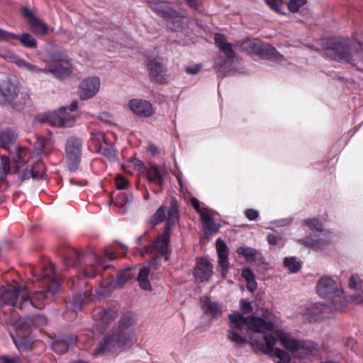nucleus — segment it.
I'll return each mask as SVG.
<instances>
[{
	"instance_id": "nucleus-42",
	"label": "nucleus",
	"mask_w": 363,
	"mask_h": 363,
	"mask_svg": "<svg viewBox=\"0 0 363 363\" xmlns=\"http://www.w3.org/2000/svg\"><path fill=\"white\" fill-rule=\"evenodd\" d=\"M27 71L30 72L32 73H36V74H40V73L47 74V73H48V67L41 69V68L38 67L36 65L30 63Z\"/></svg>"
},
{
	"instance_id": "nucleus-35",
	"label": "nucleus",
	"mask_w": 363,
	"mask_h": 363,
	"mask_svg": "<svg viewBox=\"0 0 363 363\" xmlns=\"http://www.w3.org/2000/svg\"><path fill=\"white\" fill-rule=\"evenodd\" d=\"M304 224L311 230L321 231L323 230L322 223L315 218L307 219L304 220Z\"/></svg>"
},
{
	"instance_id": "nucleus-10",
	"label": "nucleus",
	"mask_w": 363,
	"mask_h": 363,
	"mask_svg": "<svg viewBox=\"0 0 363 363\" xmlns=\"http://www.w3.org/2000/svg\"><path fill=\"white\" fill-rule=\"evenodd\" d=\"M316 291L319 296L323 298L339 296L342 291L337 289L336 283L330 278H321L317 285Z\"/></svg>"
},
{
	"instance_id": "nucleus-4",
	"label": "nucleus",
	"mask_w": 363,
	"mask_h": 363,
	"mask_svg": "<svg viewBox=\"0 0 363 363\" xmlns=\"http://www.w3.org/2000/svg\"><path fill=\"white\" fill-rule=\"evenodd\" d=\"M325 54L334 60H342L349 63L355 61L354 57L359 55L357 53L352 55L349 48L339 40H335L326 47Z\"/></svg>"
},
{
	"instance_id": "nucleus-37",
	"label": "nucleus",
	"mask_w": 363,
	"mask_h": 363,
	"mask_svg": "<svg viewBox=\"0 0 363 363\" xmlns=\"http://www.w3.org/2000/svg\"><path fill=\"white\" fill-rule=\"evenodd\" d=\"M116 313L113 310L104 311L101 314V320L105 324L109 323L116 318Z\"/></svg>"
},
{
	"instance_id": "nucleus-39",
	"label": "nucleus",
	"mask_w": 363,
	"mask_h": 363,
	"mask_svg": "<svg viewBox=\"0 0 363 363\" xmlns=\"http://www.w3.org/2000/svg\"><path fill=\"white\" fill-rule=\"evenodd\" d=\"M306 3V0H291L289 4V9L291 12H296Z\"/></svg>"
},
{
	"instance_id": "nucleus-7",
	"label": "nucleus",
	"mask_w": 363,
	"mask_h": 363,
	"mask_svg": "<svg viewBox=\"0 0 363 363\" xmlns=\"http://www.w3.org/2000/svg\"><path fill=\"white\" fill-rule=\"evenodd\" d=\"M2 298L4 301L11 305H16L20 299L24 304H30L29 292L26 286H20L18 284L8 289L4 294Z\"/></svg>"
},
{
	"instance_id": "nucleus-61",
	"label": "nucleus",
	"mask_w": 363,
	"mask_h": 363,
	"mask_svg": "<svg viewBox=\"0 0 363 363\" xmlns=\"http://www.w3.org/2000/svg\"><path fill=\"white\" fill-rule=\"evenodd\" d=\"M140 241H141V238L140 237L138 238L137 242H138V245H140Z\"/></svg>"
},
{
	"instance_id": "nucleus-3",
	"label": "nucleus",
	"mask_w": 363,
	"mask_h": 363,
	"mask_svg": "<svg viewBox=\"0 0 363 363\" xmlns=\"http://www.w3.org/2000/svg\"><path fill=\"white\" fill-rule=\"evenodd\" d=\"M178 214V209H177L175 207H173L171 210H169L168 224L165 228L164 232L157 237V239L155 241L154 245H150L145 248V254H151L155 256V257H154L152 258L150 262L151 265L155 268H157L158 266L157 253H160L161 255H166L168 252V244L171 235V228L177 223L179 220Z\"/></svg>"
},
{
	"instance_id": "nucleus-5",
	"label": "nucleus",
	"mask_w": 363,
	"mask_h": 363,
	"mask_svg": "<svg viewBox=\"0 0 363 363\" xmlns=\"http://www.w3.org/2000/svg\"><path fill=\"white\" fill-rule=\"evenodd\" d=\"M91 140L99 152L109 160L116 157V150L110 143L108 135L98 130L93 131L91 133Z\"/></svg>"
},
{
	"instance_id": "nucleus-50",
	"label": "nucleus",
	"mask_w": 363,
	"mask_h": 363,
	"mask_svg": "<svg viewBox=\"0 0 363 363\" xmlns=\"http://www.w3.org/2000/svg\"><path fill=\"white\" fill-rule=\"evenodd\" d=\"M267 240L270 245H276L280 242L281 238L274 234H269Z\"/></svg>"
},
{
	"instance_id": "nucleus-38",
	"label": "nucleus",
	"mask_w": 363,
	"mask_h": 363,
	"mask_svg": "<svg viewBox=\"0 0 363 363\" xmlns=\"http://www.w3.org/2000/svg\"><path fill=\"white\" fill-rule=\"evenodd\" d=\"M133 277V274L130 269H127L121 272L118 277V281L119 284H123L125 281H128Z\"/></svg>"
},
{
	"instance_id": "nucleus-22",
	"label": "nucleus",
	"mask_w": 363,
	"mask_h": 363,
	"mask_svg": "<svg viewBox=\"0 0 363 363\" xmlns=\"http://www.w3.org/2000/svg\"><path fill=\"white\" fill-rule=\"evenodd\" d=\"M65 107H62L57 111L48 113L45 115V121L52 126L60 127L65 124L62 119V114L65 113Z\"/></svg>"
},
{
	"instance_id": "nucleus-6",
	"label": "nucleus",
	"mask_w": 363,
	"mask_h": 363,
	"mask_svg": "<svg viewBox=\"0 0 363 363\" xmlns=\"http://www.w3.org/2000/svg\"><path fill=\"white\" fill-rule=\"evenodd\" d=\"M82 143L78 138H69L65 145V154L70 170H75L80 161Z\"/></svg>"
},
{
	"instance_id": "nucleus-23",
	"label": "nucleus",
	"mask_w": 363,
	"mask_h": 363,
	"mask_svg": "<svg viewBox=\"0 0 363 363\" xmlns=\"http://www.w3.org/2000/svg\"><path fill=\"white\" fill-rule=\"evenodd\" d=\"M202 308L205 313L211 317H218L222 314L220 306L216 303L211 301L208 298L202 301Z\"/></svg>"
},
{
	"instance_id": "nucleus-17",
	"label": "nucleus",
	"mask_w": 363,
	"mask_h": 363,
	"mask_svg": "<svg viewBox=\"0 0 363 363\" xmlns=\"http://www.w3.org/2000/svg\"><path fill=\"white\" fill-rule=\"evenodd\" d=\"M212 274V266L206 259L198 261L194 272L195 278L198 281L202 282L208 279Z\"/></svg>"
},
{
	"instance_id": "nucleus-40",
	"label": "nucleus",
	"mask_w": 363,
	"mask_h": 363,
	"mask_svg": "<svg viewBox=\"0 0 363 363\" xmlns=\"http://www.w3.org/2000/svg\"><path fill=\"white\" fill-rule=\"evenodd\" d=\"M240 307L243 313L247 314L252 311V306L250 301L246 299H241L240 301Z\"/></svg>"
},
{
	"instance_id": "nucleus-9",
	"label": "nucleus",
	"mask_w": 363,
	"mask_h": 363,
	"mask_svg": "<svg viewBox=\"0 0 363 363\" xmlns=\"http://www.w3.org/2000/svg\"><path fill=\"white\" fill-rule=\"evenodd\" d=\"M328 308L322 303H315L308 307L303 313V318L308 322H319L330 318Z\"/></svg>"
},
{
	"instance_id": "nucleus-57",
	"label": "nucleus",
	"mask_w": 363,
	"mask_h": 363,
	"mask_svg": "<svg viewBox=\"0 0 363 363\" xmlns=\"http://www.w3.org/2000/svg\"><path fill=\"white\" fill-rule=\"evenodd\" d=\"M356 341L353 338H350L347 340L346 345L347 347H353V346L355 345Z\"/></svg>"
},
{
	"instance_id": "nucleus-28",
	"label": "nucleus",
	"mask_w": 363,
	"mask_h": 363,
	"mask_svg": "<svg viewBox=\"0 0 363 363\" xmlns=\"http://www.w3.org/2000/svg\"><path fill=\"white\" fill-rule=\"evenodd\" d=\"M16 137L13 132L11 130H4L0 133V144L4 148H7L11 144Z\"/></svg>"
},
{
	"instance_id": "nucleus-62",
	"label": "nucleus",
	"mask_w": 363,
	"mask_h": 363,
	"mask_svg": "<svg viewBox=\"0 0 363 363\" xmlns=\"http://www.w3.org/2000/svg\"><path fill=\"white\" fill-rule=\"evenodd\" d=\"M312 245H313V247H320V245H318V244H316V243H313Z\"/></svg>"
},
{
	"instance_id": "nucleus-45",
	"label": "nucleus",
	"mask_w": 363,
	"mask_h": 363,
	"mask_svg": "<svg viewBox=\"0 0 363 363\" xmlns=\"http://www.w3.org/2000/svg\"><path fill=\"white\" fill-rule=\"evenodd\" d=\"M17 35L13 33H8L0 29V40H9L10 39H16Z\"/></svg>"
},
{
	"instance_id": "nucleus-48",
	"label": "nucleus",
	"mask_w": 363,
	"mask_h": 363,
	"mask_svg": "<svg viewBox=\"0 0 363 363\" xmlns=\"http://www.w3.org/2000/svg\"><path fill=\"white\" fill-rule=\"evenodd\" d=\"M242 276L247 281L255 279L254 274L249 269H243L242 272Z\"/></svg>"
},
{
	"instance_id": "nucleus-27",
	"label": "nucleus",
	"mask_w": 363,
	"mask_h": 363,
	"mask_svg": "<svg viewBox=\"0 0 363 363\" xmlns=\"http://www.w3.org/2000/svg\"><path fill=\"white\" fill-rule=\"evenodd\" d=\"M55 266L52 264H50L45 268L43 274L44 277H50L51 279L54 281L52 286H50L48 289V292L50 293L52 295H54L57 292L60 286L59 283L55 281Z\"/></svg>"
},
{
	"instance_id": "nucleus-56",
	"label": "nucleus",
	"mask_w": 363,
	"mask_h": 363,
	"mask_svg": "<svg viewBox=\"0 0 363 363\" xmlns=\"http://www.w3.org/2000/svg\"><path fill=\"white\" fill-rule=\"evenodd\" d=\"M191 205L192 206L199 212V210H201L203 208H201L200 207V203H199V201L196 199H191Z\"/></svg>"
},
{
	"instance_id": "nucleus-24",
	"label": "nucleus",
	"mask_w": 363,
	"mask_h": 363,
	"mask_svg": "<svg viewBox=\"0 0 363 363\" xmlns=\"http://www.w3.org/2000/svg\"><path fill=\"white\" fill-rule=\"evenodd\" d=\"M45 173L44 164L41 162H38L36 164L29 169H26L22 175L23 179L29 178L39 179L42 178Z\"/></svg>"
},
{
	"instance_id": "nucleus-44",
	"label": "nucleus",
	"mask_w": 363,
	"mask_h": 363,
	"mask_svg": "<svg viewBox=\"0 0 363 363\" xmlns=\"http://www.w3.org/2000/svg\"><path fill=\"white\" fill-rule=\"evenodd\" d=\"M116 185L118 189H123L126 188L128 182L122 176L118 175L116 177Z\"/></svg>"
},
{
	"instance_id": "nucleus-29",
	"label": "nucleus",
	"mask_w": 363,
	"mask_h": 363,
	"mask_svg": "<svg viewBox=\"0 0 363 363\" xmlns=\"http://www.w3.org/2000/svg\"><path fill=\"white\" fill-rule=\"evenodd\" d=\"M284 264L291 273L298 272L301 267V262L294 257L285 258Z\"/></svg>"
},
{
	"instance_id": "nucleus-34",
	"label": "nucleus",
	"mask_w": 363,
	"mask_h": 363,
	"mask_svg": "<svg viewBox=\"0 0 363 363\" xmlns=\"http://www.w3.org/2000/svg\"><path fill=\"white\" fill-rule=\"evenodd\" d=\"M267 4L275 12L281 13L284 0H265Z\"/></svg>"
},
{
	"instance_id": "nucleus-8",
	"label": "nucleus",
	"mask_w": 363,
	"mask_h": 363,
	"mask_svg": "<svg viewBox=\"0 0 363 363\" xmlns=\"http://www.w3.org/2000/svg\"><path fill=\"white\" fill-rule=\"evenodd\" d=\"M100 80L96 77L84 79L79 86L78 94L81 99L86 100L94 96L100 90Z\"/></svg>"
},
{
	"instance_id": "nucleus-53",
	"label": "nucleus",
	"mask_w": 363,
	"mask_h": 363,
	"mask_svg": "<svg viewBox=\"0 0 363 363\" xmlns=\"http://www.w3.org/2000/svg\"><path fill=\"white\" fill-rule=\"evenodd\" d=\"M201 69V66L199 65H196L194 67H189L186 68V72L189 74H196Z\"/></svg>"
},
{
	"instance_id": "nucleus-49",
	"label": "nucleus",
	"mask_w": 363,
	"mask_h": 363,
	"mask_svg": "<svg viewBox=\"0 0 363 363\" xmlns=\"http://www.w3.org/2000/svg\"><path fill=\"white\" fill-rule=\"evenodd\" d=\"M245 216L249 220H253L257 218L258 212L254 209H247L245 211Z\"/></svg>"
},
{
	"instance_id": "nucleus-41",
	"label": "nucleus",
	"mask_w": 363,
	"mask_h": 363,
	"mask_svg": "<svg viewBox=\"0 0 363 363\" xmlns=\"http://www.w3.org/2000/svg\"><path fill=\"white\" fill-rule=\"evenodd\" d=\"M349 286L352 289H359L361 287V281L359 277L357 275H352L350 279Z\"/></svg>"
},
{
	"instance_id": "nucleus-55",
	"label": "nucleus",
	"mask_w": 363,
	"mask_h": 363,
	"mask_svg": "<svg viewBox=\"0 0 363 363\" xmlns=\"http://www.w3.org/2000/svg\"><path fill=\"white\" fill-rule=\"evenodd\" d=\"M47 322L46 318L43 315H37L35 318V323L38 325L45 324Z\"/></svg>"
},
{
	"instance_id": "nucleus-14",
	"label": "nucleus",
	"mask_w": 363,
	"mask_h": 363,
	"mask_svg": "<svg viewBox=\"0 0 363 363\" xmlns=\"http://www.w3.org/2000/svg\"><path fill=\"white\" fill-rule=\"evenodd\" d=\"M23 15L29 21L31 30L37 35H45L48 33V26L43 21L37 18L28 9L23 10Z\"/></svg>"
},
{
	"instance_id": "nucleus-12",
	"label": "nucleus",
	"mask_w": 363,
	"mask_h": 363,
	"mask_svg": "<svg viewBox=\"0 0 363 363\" xmlns=\"http://www.w3.org/2000/svg\"><path fill=\"white\" fill-rule=\"evenodd\" d=\"M128 107L134 114L139 116L148 117L153 113L151 104L140 99L130 100Z\"/></svg>"
},
{
	"instance_id": "nucleus-15",
	"label": "nucleus",
	"mask_w": 363,
	"mask_h": 363,
	"mask_svg": "<svg viewBox=\"0 0 363 363\" xmlns=\"http://www.w3.org/2000/svg\"><path fill=\"white\" fill-rule=\"evenodd\" d=\"M168 174V172L164 167H160L155 165H152L146 172L148 180L160 186L163 184Z\"/></svg>"
},
{
	"instance_id": "nucleus-20",
	"label": "nucleus",
	"mask_w": 363,
	"mask_h": 363,
	"mask_svg": "<svg viewBox=\"0 0 363 363\" xmlns=\"http://www.w3.org/2000/svg\"><path fill=\"white\" fill-rule=\"evenodd\" d=\"M173 207H175L177 209V206L173 203L170 208H167L165 206H161L156 212L151 216L149 219V223L152 225L155 226L167 220V224H168L169 211ZM167 225H166V226Z\"/></svg>"
},
{
	"instance_id": "nucleus-51",
	"label": "nucleus",
	"mask_w": 363,
	"mask_h": 363,
	"mask_svg": "<svg viewBox=\"0 0 363 363\" xmlns=\"http://www.w3.org/2000/svg\"><path fill=\"white\" fill-rule=\"evenodd\" d=\"M352 301L357 304H363V294L354 295L351 297Z\"/></svg>"
},
{
	"instance_id": "nucleus-16",
	"label": "nucleus",
	"mask_w": 363,
	"mask_h": 363,
	"mask_svg": "<svg viewBox=\"0 0 363 363\" xmlns=\"http://www.w3.org/2000/svg\"><path fill=\"white\" fill-rule=\"evenodd\" d=\"M216 251L218 256L219 265L222 269V274L227 272L229 267L228 262V247L221 240L216 241Z\"/></svg>"
},
{
	"instance_id": "nucleus-26",
	"label": "nucleus",
	"mask_w": 363,
	"mask_h": 363,
	"mask_svg": "<svg viewBox=\"0 0 363 363\" xmlns=\"http://www.w3.org/2000/svg\"><path fill=\"white\" fill-rule=\"evenodd\" d=\"M239 255H242L248 262H254L261 258V254L255 249L251 247H239L237 250Z\"/></svg>"
},
{
	"instance_id": "nucleus-30",
	"label": "nucleus",
	"mask_w": 363,
	"mask_h": 363,
	"mask_svg": "<svg viewBox=\"0 0 363 363\" xmlns=\"http://www.w3.org/2000/svg\"><path fill=\"white\" fill-rule=\"evenodd\" d=\"M73 345V341L69 343L68 342L63 340H57L52 344V349L56 352L64 353L67 352L69 347Z\"/></svg>"
},
{
	"instance_id": "nucleus-58",
	"label": "nucleus",
	"mask_w": 363,
	"mask_h": 363,
	"mask_svg": "<svg viewBox=\"0 0 363 363\" xmlns=\"http://www.w3.org/2000/svg\"><path fill=\"white\" fill-rule=\"evenodd\" d=\"M77 108V101H73L71 104L69 105V109L70 111H74Z\"/></svg>"
},
{
	"instance_id": "nucleus-47",
	"label": "nucleus",
	"mask_w": 363,
	"mask_h": 363,
	"mask_svg": "<svg viewBox=\"0 0 363 363\" xmlns=\"http://www.w3.org/2000/svg\"><path fill=\"white\" fill-rule=\"evenodd\" d=\"M199 213L201 216L202 222L211 219L210 213L206 208H203L201 210H199Z\"/></svg>"
},
{
	"instance_id": "nucleus-19",
	"label": "nucleus",
	"mask_w": 363,
	"mask_h": 363,
	"mask_svg": "<svg viewBox=\"0 0 363 363\" xmlns=\"http://www.w3.org/2000/svg\"><path fill=\"white\" fill-rule=\"evenodd\" d=\"M147 67L150 74L157 82H162L166 73V67L158 59H152L147 62Z\"/></svg>"
},
{
	"instance_id": "nucleus-43",
	"label": "nucleus",
	"mask_w": 363,
	"mask_h": 363,
	"mask_svg": "<svg viewBox=\"0 0 363 363\" xmlns=\"http://www.w3.org/2000/svg\"><path fill=\"white\" fill-rule=\"evenodd\" d=\"M62 119L65 121V124L62 125V126H71L75 121V118L74 116L69 115L66 113V109L65 110V113L62 114Z\"/></svg>"
},
{
	"instance_id": "nucleus-36",
	"label": "nucleus",
	"mask_w": 363,
	"mask_h": 363,
	"mask_svg": "<svg viewBox=\"0 0 363 363\" xmlns=\"http://www.w3.org/2000/svg\"><path fill=\"white\" fill-rule=\"evenodd\" d=\"M96 264H97L99 267L101 264L98 258H96L94 264H91L89 267H87V269L85 270L84 274L86 277H93L98 272H99V269H96Z\"/></svg>"
},
{
	"instance_id": "nucleus-25",
	"label": "nucleus",
	"mask_w": 363,
	"mask_h": 363,
	"mask_svg": "<svg viewBox=\"0 0 363 363\" xmlns=\"http://www.w3.org/2000/svg\"><path fill=\"white\" fill-rule=\"evenodd\" d=\"M150 269L148 267H144L140 269L137 280L139 283L140 287L143 290H152V286L148 279Z\"/></svg>"
},
{
	"instance_id": "nucleus-11",
	"label": "nucleus",
	"mask_w": 363,
	"mask_h": 363,
	"mask_svg": "<svg viewBox=\"0 0 363 363\" xmlns=\"http://www.w3.org/2000/svg\"><path fill=\"white\" fill-rule=\"evenodd\" d=\"M243 49L253 53L264 52L267 57L271 58L277 59L279 55L275 48L268 44L262 46L260 41L258 40H247L243 44Z\"/></svg>"
},
{
	"instance_id": "nucleus-21",
	"label": "nucleus",
	"mask_w": 363,
	"mask_h": 363,
	"mask_svg": "<svg viewBox=\"0 0 363 363\" xmlns=\"http://www.w3.org/2000/svg\"><path fill=\"white\" fill-rule=\"evenodd\" d=\"M215 43L219 49L224 52L225 56L232 59L235 57V52L233 46L229 43L225 36L221 34H216L214 37Z\"/></svg>"
},
{
	"instance_id": "nucleus-63",
	"label": "nucleus",
	"mask_w": 363,
	"mask_h": 363,
	"mask_svg": "<svg viewBox=\"0 0 363 363\" xmlns=\"http://www.w3.org/2000/svg\"><path fill=\"white\" fill-rule=\"evenodd\" d=\"M188 2L190 4H193L194 2V0H187Z\"/></svg>"
},
{
	"instance_id": "nucleus-31",
	"label": "nucleus",
	"mask_w": 363,
	"mask_h": 363,
	"mask_svg": "<svg viewBox=\"0 0 363 363\" xmlns=\"http://www.w3.org/2000/svg\"><path fill=\"white\" fill-rule=\"evenodd\" d=\"M51 141L48 139L41 138L38 140L35 144V149L38 150V154H47L50 150Z\"/></svg>"
},
{
	"instance_id": "nucleus-2",
	"label": "nucleus",
	"mask_w": 363,
	"mask_h": 363,
	"mask_svg": "<svg viewBox=\"0 0 363 363\" xmlns=\"http://www.w3.org/2000/svg\"><path fill=\"white\" fill-rule=\"evenodd\" d=\"M134 320L131 316L124 317L112 334L106 337L101 345L96 350L97 352L115 351L135 341V337L129 330Z\"/></svg>"
},
{
	"instance_id": "nucleus-60",
	"label": "nucleus",
	"mask_w": 363,
	"mask_h": 363,
	"mask_svg": "<svg viewBox=\"0 0 363 363\" xmlns=\"http://www.w3.org/2000/svg\"><path fill=\"white\" fill-rule=\"evenodd\" d=\"M152 152H153L154 154H155V153H156V152H157V149H156V147H152Z\"/></svg>"
},
{
	"instance_id": "nucleus-33",
	"label": "nucleus",
	"mask_w": 363,
	"mask_h": 363,
	"mask_svg": "<svg viewBox=\"0 0 363 363\" xmlns=\"http://www.w3.org/2000/svg\"><path fill=\"white\" fill-rule=\"evenodd\" d=\"M203 230L206 234H212L216 233L219 229V225L214 223L212 219H209L202 222Z\"/></svg>"
},
{
	"instance_id": "nucleus-13",
	"label": "nucleus",
	"mask_w": 363,
	"mask_h": 363,
	"mask_svg": "<svg viewBox=\"0 0 363 363\" xmlns=\"http://www.w3.org/2000/svg\"><path fill=\"white\" fill-rule=\"evenodd\" d=\"M72 65L67 59L55 62V65L48 67V73L59 79L67 77L72 72Z\"/></svg>"
},
{
	"instance_id": "nucleus-18",
	"label": "nucleus",
	"mask_w": 363,
	"mask_h": 363,
	"mask_svg": "<svg viewBox=\"0 0 363 363\" xmlns=\"http://www.w3.org/2000/svg\"><path fill=\"white\" fill-rule=\"evenodd\" d=\"M18 95L17 86L7 82L0 88V101L2 103H11Z\"/></svg>"
},
{
	"instance_id": "nucleus-54",
	"label": "nucleus",
	"mask_w": 363,
	"mask_h": 363,
	"mask_svg": "<svg viewBox=\"0 0 363 363\" xmlns=\"http://www.w3.org/2000/svg\"><path fill=\"white\" fill-rule=\"evenodd\" d=\"M247 289L250 290V291H253L257 288V283L255 279H252L251 281H247Z\"/></svg>"
},
{
	"instance_id": "nucleus-1",
	"label": "nucleus",
	"mask_w": 363,
	"mask_h": 363,
	"mask_svg": "<svg viewBox=\"0 0 363 363\" xmlns=\"http://www.w3.org/2000/svg\"><path fill=\"white\" fill-rule=\"evenodd\" d=\"M230 320L228 339L239 346L246 344L277 357L276 363H290L288 353L274 345L278 339L283 347L296 358H303L315 348L311 342L298 340L279 328L280 321L272 313L266 311L262 317H244L239 312L228 315Z\"/></svg>"
},
{
	"instance_id": "nucleus-32",
	"label": "nucleus",
	"mask_w": 363,
	"mask_h": 363,
	"mask_svg": "<svg viewBox=\"0 0 363 363\" xmlns=\"http://www.w3.org/2000/svg\"><path fill=\"white\" fill-rule=\"evenodd\" d=\"M16 39H19L25 47L29 48H34L36 47V40L28 33H23L19 37L17 36Z\"/></svg>"
},
{
	"instance_id": "nucleus-52",
	"label": "nucleus",
	"mask_w": 363,
	"mask_h": 363,
	"mask_svg": "<svg viewBox=\"0 0 363 363\" xmlns=\"http://www.w3.org/2000/svg\"><path fill=\"white\" fill-rule=\"evenodd\" d=\"M0 363H19L17 358H8L6 357H0Z\"/></svg>"
},
{
	"instance_id": "nucleus-59",
	"label": "nucleus",
	"mask_w": 363,
	"mask_h": 363,
	"mask_svg": "<svg viewBox=\"0 0 363 363\" xmlns=\"http://www.w3.org/2000/svg\"><path fill=\"white\" fill-rule=\"evenodd\" d=\"M162 6V4H160H160H153L151 6V7H152V9H156V7H157V6H158V7H160V6Z\"/></svg>"
},
{
	"instance_id": "nucleus-46",
	"label": "nucleus",
	"mask_w": 363,
	"mask_h": 363,
	"mask_svg": "<svg viewBox=\"0 0 363 363\" xmlns=\"http://www.w3.org/2000/svg\"><path fill=\"white\" fill-rule=\"evenodd\" d=\"M14 62L18 67L23 68L26 70L28 69L30 64L29 62L16 57H14Z\"/></svg>"
}]
</instances>
